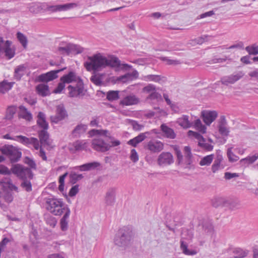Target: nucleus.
Returning <instances> with one entry per match:
<instances>
[{
  "mask_svg": "<svg viewBox=\"0 0 258 258\" xmlns=\"http://www.w3.org/2000/svg\"><path fill=\"white\" fill-rule=\"evenodd\" d=\"M84 67L88 71H99L101 69L109 67L117 70H127L131 66L126 63H121L118 57L110 55L105 57L99 53L88 57V60L84 62Z\"/></svg>",
  "mask_w": 258,
  "mask_h": 258,
  "instance_id": "f257e3e1",
  "label": "nucleus"
},
{
  "mask_svg": "<svg viewBox=\"0 0 258 258\" xmlns=\"http://www.w3.org/2000/svg\"><path fill=\"white\" fill-rule=\"evenodd\" d=\"M11 173L16 175L22 180L21 186L26 191L30 192L32 190L31 180L34 177V174L30 168L20 164L12 165Z\"/></svg>",
  "mask_w": 258,
  "mask_h": 258,
  "instance_id": "f03ea898",
  "label": "nucleus"
},
{
  "mask_svg": "<svg viewBox=\"0 0 258 258\" xmlns=\"http://www.w3.org/2000/svg\"><path fill=\"white\" fill-rule=\"evenodd\" d=\"M134 237L132 229L128 226H124L119 229L115 235L114 242L116 245L125 247L128 245Z\"/></svg>",
  "mask_w": 258,
  "mask_h": 258,
  "instance_id": "7ed1b4c3",
  "label": "nucleus"
},
{
  "mask_svg": "<svg viewBox=\"0 0 258 258\" xmlns=\"http://www.w3.org/2000/svg\"><path fill=\"white\" fill-rule=\"evenodd\" d=\"M47 209L51 213L56 216H60L66 212L69 208L62 201V199L55 198H48L46 199Z\"/></svg>",
  "mask_w": 258,
  "mask_h": 258,
  "instance_id": "20e7f679",
  "label": "nucleus"
},
{
  "mask_svg": "<svg viewBox=\"0 0 258 258\" xmlns=\"http://www.w3.org/2000/svg\"><path fill=\"white\" fill-rule=\"evenodd\" d=\"M1 152L3 154L8 156L11 163L18 162L22 157L20 149L13 145L4 146L2 148Z\"/></svg>",
  "mask_w": 258,
  "mask_h": 258,
  "instance_id": "39448f33",
  "label": "nucleus"
},
{
  "mask_svg": "<svg viewBox=\"0 0 258 258\" xmlns=\"http://www.w3.org/2000/svg\"><path fill=\"white\" fill-rule=\"evenodd\" d=\"M67 88L70 97H81L85 95L84 83L81 79H79L75 84L69 85Z\"/></svg>",
  "mask_w": 258,
  "mask_h": 258,
  "instance_id": "423d86ee",
  "label": "nucleus"
},
{
  "mask_svg": "<svg viewBox=\"0 0 258 258\" xmlns=\"http://www.w3.org/2000/svg\"><path fill=\"white\" fill-rule=\"evenodd\" d=\"M244 75L245 74L243 71H239L235 74L223 77L221 79V82L226 86H228L229 84H233L241 79Z\"/></svg>",
  "mask_w": 258,
  "mask_h": 258,
  "instance_id": "0eeeda50",
  "label": "nucleus"
},
{
  "mask_svg": "<svg viewBox=\"0 0 258 258\" xmlns=\"http://www.w3.org/2000/svg\"><path fill=\"white\" fill-rule=\"evenodd\" d=\"M92 147L95 150L101 152H105L110 149L109 144L106 143L100 137L94 139L92 140Z\"/></svg>",
  "mask_w": 258,
  "mask_h": 258,
  "instance_id": "6e6552de",
  "label": "nucleus"
},
{
  "mask_svg": "<svg viewBox=\"0 0 258 258\" xmlns=\"http://www.w3.org/2000/svg\"><path fill=\"white\" fill-rule=\"evenodd\" d=\"M67 116V112L64 105L63 104H59L56 106L55 115L50 117V120L52 122L57 123Z\"/></svg>",
  "mask_w": 258,
  "mask_h": 258,
  "instance_id": "1a4fd4ad",
  "label": "nucleus"
},
{
  "mask_svg": "<svg viewBox=\"0 0 258 258\" xmlns=\"http://www.w3.org/2000/svg\"><path fill=\"white\" fill-rule=\"evenodd\" d=\"M116 190L117 188L115 187L107 189L104 196V202L106 206H112L114 204L116 201Z\"/></svg>",
  "mask_w": 258,
  "mask_h": 258,
  "instance_id": "9d476101",
  "label": "nucleus"
},
{
  "mask_svg": "<svg viewBox=\"0 0 258 258\" xmlns=\"http://www.w3.org/2000/svg\"><path fill=\"white\" fill-rule=\"evenodd\" d=\"M213 206L215 207H218L221 206H228L231 210L238 209L240 207V203L238 201H231L230 202L223 201L221 198L216 199L215 202H213Z\"/></svg>",
  "mask_w": 258,
  "mask_h": 258,
  "instance_id": "9b49d317",
  "label": "nucleus"
},
{
  "mask_svg": "<svg viewBox=\"0 0 258 258\" xmlns=\"http://www.w3.org/2000/svg\"><path fill=\"white\" fill-rule=\"evenodd\" d=\"M77 6L78 5L76 3H67L63 5L50 6L47 7V9L48 11L52 12H55L57 11H66L76 8Z\"/></svg>",
  "mask_w": 258,
  "mask_h": 258,
  "instance_id": "f8f14e48",
  "label": "nucleus"
},
{
  "mask_svg": "<svg viewBox=\"0 0 258 258\" xmlns=\"http://www.w3.org/2000/svg\"><path fill=\"white\" fill-rule=\"evenodd\" d=\"M218 113L216 111L203 110L201 112L203 121L207 125H210L216 119Z\"/></svg>",
  "mask_w": 258,
  "mask_h": 258,
  "instance_id": "ddd939ff",
  "label": "nucleus"
},
{
  "mask_svg": "<svg viewBox=\"0 0 258 258\" xmlns=\"http://www.w3.org/2000/svg\"><path fill=\"white\" fill-rule=\"evenodd\" d=\"M173 161V156L169 152H162L158 158V163L160 166L170 165Z\"/></svg>",
  "mask_w": 258,
  "mask_h": 258,
  "instance_id": "4468645a",
  "label": "nucleus"
},
{
  "mask_svg": "<svg viewBox=\"0 0 258 258\" xmlns=\"http://www.w3.org/2000/svg\"><path fill=\"white\" fill-rule=\"evenodd\" d=\"M164 148V144L160 141H149L146 148L153 153H158L161 151Z\"/></svg>",
  "mask_w": 258,
  "mask_h": 258,
  "instance_id": "2eb2a0df",
  "label": "nucleus"
},
{
  "mask_svg": "<svg viewBox=\"0 0 258 258\" xmlns=\"http://www.w3.org/2000/svg\"><path fill=\"white\" fill-rule=\"evenodd\" d=\"M38 136L40 144L43 146H49L51 141L49 139V135L47 130H41L38 132Z\"/></svg>",
  "mask_w": 258,
  "mask_h": 258,
  "instance_id": "dca6fc26",
  "label": "nucleus"
},
{
  "mask_svg": "<svg viewBox=\"0 0 258 258\" xmlns=\"http://www.w3.org/2000/svg\"><path fill=\"white\" fill-rule=\"evenodd\" d=\"M81 79L79 77L76 76L75 73L73 72H70L67 75H64L60 78L61 82H63L64 83H70L73 82L77 83Z\"/></svg>",
  "mask_w": 258,
  "mask_h": 258,
  "instance_id": "f3484780",
  "label": "nucleus"
},
{
  "mask_svg": "<svg viewBox=\"0 0 258 258\" xmlns=\"http://www.w3.org/2000/svg\"><path fill=\"white\" fill-rule=\"evenodd\" d=\"M12 42L10 40H7L4 44V52L6 57L10 59L13 58L15 54L14 49L11 48Z\"/></svg>",
  "mask_w": 258,
  "mask_h": 258,
  "instance_id": "a211bd4d",
  "label": "nucleus"
},
{
  "mask_svg": "<svg viewBox=\"0 0 258 258\" xmlns=\"http://www.w3.org/2000/svg\"><path fill=\"white\" fill-rule=\"evenodd\" d=\"M37 123L42 130H47L48 128V123L46 120L45 114L42 112H39L37 115Z\"/></svg>",
  "mask_w": 258,
  "mask_h": 258,
  "instance_id": "6ab92c4d",
  "label": "nucleus"
},
{
  "mask_svg": "<svg viewBox=\"0 0 258 258\" xmlns=\"http://www.w3.org/2000/svg\"><path fill=\"white\" fill-rule=\"evenodd\" d=\"M70 213V209L67 208L64 215L60 220V229L63 231H65L68 229L69 218Z\"/></svg>",
  "mask_w": 258,
  "mask_h": 258,
  "instance_id": "aec40b11",
  "label": "nucleus"
},
{
  "mask_svg": "<svg viewBox=\"0 0 258 258\" xmlns=\"http://www.w3.org/2000/svg\"><path fill=\"white\" fill-rule=\"evenodd\" d=\"M139 102V99L135 95H129L120 100V104L125 106L137 104Z\"/></svg>",
  "mask_w": 258,
  "mask_h": 258,
  "instance_id": "412c9836",
  "label": "nucleus"
},
{
  "mask_svg": "<svg viewBox=\"0 0 258 258\" xmlns=\"http://www.w3.org/2000/svg\"><path fill=\"white\" fill-rule=\"evenodd\" d=\"M36 91L37 94L42 97L48 96L50 94L49 87L44 84H40L36 87Z\"/></svg>",
  "mask_w": 258,
  "mask_h": 258,
  "instance_id": "4be33fe9",
  "label": "nucleus"
},
{
  "mask_svg": "<svg viewBox=\"0 0 258 258\" xmlns=\"http://www.w3.org/2000/svg\"><path fill=\"white\" fill-rule=\"evenodd\" d=\"M100 164L97 162H93L90 163H87L83 164L79 166H76L75 167V169H79L80 171H89L92 169H94L97 167L99 166Z\"/></svg>",
  "mask_w": 258,
  "mask_h": 258,
  "instance_id": "5701e85b",
  "label": "nucleus"
},
{
  "mask_svg": "<svg viewBox=\"0 0 258 258\" xmlns=\"http://www.w3.org/2000/svg\"><path fill=\"white\" fill-rule=\"evenodd\" d=\"M160 127L165 137L171 139L175 138L176 134L173 129L169 127L165 124H162Z\"/></svg>",
  "mask_w": 258,
  "mask_h": 258,
  "instance_id": "b1692460",
  "label": "nucleus"
},
{
  "mask_svg": "<svg viewBox=\"0 0 258 258\" xmlns=\"http://www.w3.org/2000/svg\"><path fill=\"white\" fill-rule=\"evenodd\" d=\"M14 82H9L4 80L0 82V93L5 94L12 89Z\"/></svg>",
  "mask_w": 258,
  "mask_h": 258,
  "instance_id": "393cba45",
  "label": "nucleus"
},
{
  "mask_svg": "<svg viewBox=\"0 0 258 258\" xmlns=\"http://www.w3.org/2000/svg\"><path fill=\"white\" fill-rule=\"evenodd\" d=\"M16 138L18 139L17 141L27 146L29 145H33L36 139V138L31 137L29 138L22 135L17 136Z\"/></svg>",
  "mask_w": 258,
  "mask_h": 258,
  "instance_id": "a878e982",
  "label": "nucleus"
},
{
  "mask_svg": "<svg viewBox=\"0 0 258 258\" xmlns=\"http://www.w3.org/2000/svg\"><path fill=\"white\" fill-rule=\"evenodd\" d=\"M26 67L24 64L18 66L15 70L14 78L17 80H20L22 76L25 74Z\"/></svg>",
  "mask_w": 258,
  "mask_h": 258,
  "instance_id": "bb28decb",
  "label": "nucleus"
},
{
  "mask_svg": "<svg viewBox=\"0 0 258 258\" xmlns=\"http://www.w3.org/2000/svg\"><path fill=\"white\" fill-rule=\"evenodd\" d=\"M258 159V153H255L252 156H248L240 160L239 163L242 166H246L252 164Z\"/></svg>",
  "mask_w": 258,
  "mask_h": 258,
  "instance_id": "cd10ccee",
  "label": "nucleus"
},
{
  "mask_svg": "<svg viewBox=\"0 0 258 258\" xmlns=\"http://www.w3.org/2000/svg\"><path fill=\"white\" fill-rule=\"evenodd\" d=\"M178 123L179 125L184 128H189L192 125V122L188 120V116L183 115L181 117L178 118Z\"/></svg>",
  "mask_w": 258,
  "mask_h": 258,
  "instance_id": "c85d7f7f",
  "label": "nucleus"
},
{
  "mask_svg": "<svg viewBox=\"0 0 258 258\" xmlns=\"http://www.w3.org/2000/svg\"><path fill=\"white\" fill-rule=\"evenodd\" d=\"M223 160V157L221 155L217 156V158L214 160V163L212 166V170L213 172L215 173L218 170L223 169V166L221 164Z\"/></svg>",
  "mask_w": 258,
  "mask_h": 258,
  "instance_id": "c756f323",
  "label": "nucleus"
},
{
  "mask_svg": "<svg viewBox=\"0 0 258 258\" xmlns=\"http://www.w3.org/2000/svg\"><path fill=\"white\" fill-rule=\"evenodd\" d=\"M19 109L21 111L20 116L28 121H30L32 119L31 113L27 110V109L24 106H19Z\"/></svg>",
  "mask_w": 258,
  "mask_h": 258,
  "instance_id": "7c9ffc66",
  "label": "nucleus"
},
{
  "mask_svg": "<svg viewBox=\"0 0 258 258\" xmlns=\"http://www.w3.org/2000/svg\"><path fill=\"white\" fill-rule=\"evenodd\" d=\"M192 122V125L194 128L202 134H205L206 132V127L203 125L200 119H197Z\"/></svg>",
  "mask_w": 258,
  "mask_h": 258,
  "instance_id": "2f4dec72",
  "label": "nucleus"
},
{
  "mask_svg": "<svg viewBox=\"0 0 258 258\" xmlns=\"http://www.w3.org/2000/svg\"><path fill=\"white\" fill-rule=\"evenodd\" d=\"M147 80L161 83L166 81V78L163 76L156 75H148L145 77Z\"/></svg>",
  "mask_w": 258,
  "mask_h": 258,
  "instance_id": "473e14b6",
  "label": "nucleus"
},
{
  "mask_svg": "<svg viewBox=\"0 0 258 258\" xmlns=\"http://www.w3.org/2000/svg\"><path fill=\"white\" fill-rule=\"evenodd\" d=\"M248 250H244L241 248H236L233 250L234 254V258H244L248 253Z\"/></svg>",
  "mask_w": 258,
  "mask_h": 258,
  "instance_id": "72a5a7b5",
  "label": "nucleus"
},
{
  "mask_svg": "<svg viewBox=\"0 0 258 258\" xmlns=\"http://www.w3.org/2000/svg\"><path fill=\"white\" fill-rule=\"evenodd\" d=\"M66 68H64L59 70L51 71L45 73V76L47 77V81L49 82L56 79L58 77L57 74L63 71Z\"/></svg>",
  "mask_w": 258,
  "mask_h": 258,
  "instance_id": "f704fd0d",
  "label": "nucleus"
},
{
  "mask_svg": "<svg viewBox=\"0 0 258 258\" xmlns=\"http://www.w3.org/2000/svg\"><path fill=\"white\" fill-rule=\"evenodd\" d=\"M86 126L84 124H80L77 125L72 131V134L75 136H79L85 132Z\"/></svg>",
  "mask_w": 258,
  "mask_h": 258,
  "instance_id": "c9c22d12",
  "label": "nucleus"
},
{
  "mask_svg": "<svg viewBox=\"0 0 258 258\" xmlns=\"http://www.w3.org/2000/svg\"><path fill=\"white\" fill-rule=\"evenodd\" d=\"M69 178L70 182L74 184L79 180L82 179L83 178V176L81 174H77L74 171H71L69 175Z\"/></svg>",
  "mask_w": 258,
  "mask_h": 258,
  "instance_id": "e433bc0d",
  "label": "nucleus"
},
{
  "mask_svg": "<svg viewBox=\"0 0 258 258\" xmlns=\"http://www.w3.org/2000/svg\"><path fill=\"white\" fill-rule=\"evenodd\" d=\"M138 72L135 70L131 74H126L123 76L119 77V80L122 81L123 82H125L127 81L131 80L132 77L137 78L138 77Z\"/></svg>",
  "mask_w": 258,
  "mask_h": 258,
  "instance_id": "4c0bfd02",
  "label": "nucleus"
},
{
  "mask_svg": "<svg viewBox=\"0 0 258 258\" xmlns=\"http://www.w3.org/2000/svg\"><path fill=\"white\" fill-rule=\"evenodd\" d=\"M70 52L73 54H79L82 53L84 49L81 46L72 43H69Z\"/></svg>",
  "mask_w": 258,
  "mask_h": 258,
  "instance_id": "58836bf2",
  "label": "nucleus"
},
{
  "mask_svg": "<svg viewBox=\"0 0 258 258\" xmlns=\"http://www.w3.org/2000/svg\"><path fill=\"white\" fill-rule=\"evenodd\" d=\"M106 98L108 101H113L119 98V91H109L107 92Z\"/></svg>",
  "mask_w": 258,
  "mask_h": 258,
  "instance_id": "ea45409f",
  "label": "nucleus"
},
{
  "mask_svg": "<svg viewBox=\"0 0 258 258\" xmlns=\"http://www.w3.org/2000/svg\"><path fill=\"white\" fill-rule=\"evenodd\" d=\"M180 248L183 253L186 255H193L197 253L196 250L188 249L187 245L183 241H181Z\"/></svg>",
  "mask_w": 258,
  "mask_h": 258,
  "instance_id": "a19ab883",
  "label": "nucleus"
},
{
  "mask_svg": "<svg viewBox=\"0 0 258 258\" xmlns=\"http://www.w3.org/2000/svg\"><path fill=\"white\" fill-rule=\"evenodd\" d=\"M214 158V155L213 154L207 155L203 158L200 162V165L201 166H208L212 163Z\"/></svg>",
  "mask_w": 258,
  "mask_h": 258,
  "instance_id": "79ce46f5",
  "label": "nucleus"
},
{
  "mask_svg": "<svg viewBox=\"0 0 258 258\" xmlns=\"http://www.w3.org/2000/svg\"><path fill=\"white\" fill-rule=\"evenodd\" d=\"M5 158L3 156H0V163L5 161ZM0 174L3 175H10L11 171L9 169V168L3 165H0Z\"/></svg>",
  "mask_w": 258,
  "mask_h": 258,
  "instance_id": "37998d69",
  "label": "nucleus"
},
{
  "mask_svg": "<svg viewBox=\"0 0 258 258\" xmlns=\"http://www.w3.org/2000/svg\"><path fill=\"white\" fill-rule=\"evenodd\" d=\"M74 146L77 151L85 150L87 148L86 143L84 141H77L74 144Z\"/></svg>",
  "mask_w": 258,
  "mask_h": 258,
  "instance_id": "c03bdc74",
  "label": "nucleus"
},
{
  "mask_svg": "<svg viewBox=\"0 0 258 258\" xmlns=\"http://www.w3.org/2000/svg\"><path fill=\"white\" fill-rule=\"evenodd\" d=\"M17 37L19 42L21 43L22 45L24 48H26L27 46L28 40L27 37L20 32L17 33Z\"/></svg>",
  "mask_w": 258,
  "mask_h": 258,
  "instance_id": "a18cd8bd",
  "label": "nucleus"
},
{
  "mask_svg": "<svg viewBox=\"0 0 258 258\" xmlns=\"http://www.w3.org/2000/svg\"><path fill=\"white\" fill-rule=\"evenodd\" d=\"M245 50L250 55H256L258 54V45L253 44L247 46L245 47Z\"/></svg>",
  "mask_w": 258,
  "mask_h": 258,
  "instance_id": "49530a36",
  "label": "nucleus"
},
{
  "mask_svg": "<svg viewBox=\"0 0 258 258\" xmlns=\"http://www.w3.org/2000/svg\"><path fill=\"white\" fill-rule=\"evenodd\" d=\"M202 228L204 232L207 234H212L214 228L212 224L209 222H205L202 225Z\"/></svg>",
  "mask_w": 258,
  "mask_h": 258,
  "instance_id": "de8ad7c7",
  "label": "nucleus"
},
{
  "mask_svg": "<svg viewBox=\"0 0 258 258\" xmlns=\"http://www.w3.org/2000/svg\"><path fill=\"white\" fill-rule=\"evenodd\" d=\"M23 162L25 164L29 166L31 169H36L37 165L33 159L26 156L24 158Z\"/></svg>",
  "mask_w": 258,
  "mask_h": 258,
  "instance_id": "09e8293b",
  "label": "nucleus"
},
{
  "mask_svg": "<svg viewBox=\"0 0 258 258\" xmlns=\"http://www.w3.org/2000/svg\"><path fill=\"white\" fill-rule=\"evenodd\" d=\"M232 148H229L227 149V155L228 158V160L231 162H234L237 161L239 159V157L235 155L232 151Z\"/></svg>",
  "mask_w": 258,
  "mask_h": 258,
  "instance_id": "8fccbe9b",
  "label": "nucleus"
},
{
  "mask_svg": "<svg viewBox=\"0 0 258 258\" xmlns=\"http://www.w3.org/2000/svg\"><path fill=\"white\" fill-rule=\"evenodd\" d=\"M46 223L52 227H54L56 224V219L51 215H46L45 217Z\"/></svg>",
  "mask_w": 258,
  "mask_h": 258,
  "instance_id": "3c124183",
  "label": "nucleus"
},
{
  "mask_svg": "<svg viewBox=\"0 0 258 258\" xmlns=\"http://www.w3.org/2000/svg\"><path fill=\"white\" fill-rule=\"evenodd\" d=\"M57 50L61 54H66L67 55L70 54L69 43H67L64 46L58 47Z\"/></svg>",
  "mask_w": 258,
  "mask_h": 258,
  "instance_id": "603ef678",
  "label": "nucleus"
},
{
  "mask_svg": "<svg viewBox=\"0 0 258 258\" xmlns=\"http://www.w3.org/2000/svg\"><path fill=\"white\" fill-rule=\"evenodd\" d=\"M184 151L185 158L187 160V162L189 164L190 162V159L192 157L190 148L189 146H185L184 148Z\"/></svg>",
  "mask_w": 258,
  "mask_h": 258,
  "instance_id": "864d4df0",
  "label": "nucleus"
},
{
  "mask_svg": "<svg viewBox=\"0 0 258 258\" xmlns=\"http://www.w3.org/2000/svg\"><path fill=\"white\" fill-rule=\"evenodd\" d=\"M218 131L222 136L227 137L229 134V130L226 125H218Z\"/></svg>",
  "mask_w": 258,
  "mask_h": 258,
  "instance_id": "5fc2aeb1",
  "label": "nucleus"
},
{
  "mask_svg": "<svg viewBox=\"0 0 258 258\" xmlns=\"http://www.w3.org/2000/svg\"><path fill=\"white\" fill-rule=\"evenodd\" d=\"M173 149L175 151V154L176 155L177 161L178 164H180L183 160V156L182 154L179 149V148L178 146L175 145L173 147Z\"/></svg>",
  "mask_w": 258,
  "mask_h": 258,
  "instance_id": "6e6d98bb",
  "label": "nucleus"
},
{
  "mask_svg": "<svg viewBox=\"0 0 258 258\" xmlns=\"http://www.w3.org/2000/svg\"><path fill=\"white\" fill-rule=\"evenodd\" d=\"M130 124L133 130L135 131H140L144 127L143 125L139 124L138 121L136 120H131Z\"/></svg>",
  "mask_w": 258,
  "mask_h": 258,
  "instance_id": "4d7b16f0",
  "label": "nucleus"
},
{
  "mask_svg": "<svg viewBox=\"0 0 258 258\" xmlns=\"http://www.w3.org/2000/svg\"><path fill=\"white\" fill-rule=\"evenodd\" d=\"M199 146L208 151H211L213 149V146L209 143H205V141L199 142Z\"/></svg>",
  "mask_w": 258,
  "mask_h": 258,
  "instance_id": "13d9d810",
  "label": "nucleus"
},
{
  "mask_svg": "<svg viewBox=\"0 0 258 258\" xmlns=\"http://www.w3.org/2000/svg\"><path fill=\"white\" fill-rule=\"evenodd\" d=\"M188 134L189 136H192L196 139L199 140V142H202V141L205 142V139L203 137V136H202L200 134H199L197 132H194L192 131H189L188 132Z\"/></svg>",
  "mask_w": 258,
  "mask_h": 258,
  "instance_id": "bf43d9fd",
  "label": "nucleus"
},
{
  "mask_svg": "<svg viewBox=\"0 0 258 258\" xmlns=\"http://www.w3.org/2000/svg\"><path fill=\"white\" fill-rule=\"evenodd\" d=\"M90 80L96 85L100 86L102 84L101 78L96 75L92 76L90 78Z\"/></svg>",
  "mask_w": 258,
  "mask_h": 258,
  "instance_id": "052dcab7",
  "label": "nucleus"
},
{
  "mask_svg": "<svg viewBox=\"0 0 258 258\" xmlns=\"http://www.w3.org/2000/svg\"><path fill=\"white\" fill-rule=\"evenodd\" d=\"M130 159L134 163L137 162L139 160L138 154L136 150L134 149L131 150Z\"/></svg>",
  "mask_w": 258,
  "mask_h": 258,
  "instance_id": "680f3d73",
  "label": "nucleus"
},
{
  "mask_svg": "<svg viewBox=\"0 0 258 258\" xmlns=\"http://www.w3.org/2000/svg\"><path fill=\"white\" fill-rule=\"evenodd\" d=\"M160 59L163 61H167V63L168 64L171 65V64H178L180 63V62L179 60H173V59H169L167 57H161Z\"/></svg>",
  "mask_w": 258,
  "mask_h": 258,
  "instance_id": "e2e57ef3",
  "label": "nucleus"
},
{
  "mask_svg": "<svg viewBox=\"0 0 258 258\" xmlns=\"http://www.w3.org/2000/svg\"><path fill=\"white\" fill-rule=\"evenodd\" d=\"M65 83L63 82H60L58 84L57 87L53 91V93L55 94L60 93L62 90L65 87Z\"/></svg>",
  "mask_w": 258,
  "mask_h": 258,
  "instance_id": "0e129e2a",
  "label": "nucleus"
},
{
  "mask_svg": "<svg viewBox=\"0 0 258 258\" xmlns=\"http://www.w3.org/2000/svg\"><path fill=\"white\" fill-rule=\"evenodd\" d=\"M91 132L93 133V135H103L105 137H107V134L108 133L107 130H98L93 129L91 131Z\"/></svg>",
  "mask_w": 258,
  "mask_h": 258,
  "instance_id": "69168bd1",
  "label": "nucleus"
},
{
  "mask_svg": "<svg viewBox=\"0 0 258 258\" xmlns=\"http://www.w3.org/2000/svg\"><path fill=\"white\" fill-rule=\"evenodd\" d=\"M150 134L151 132H146L140 134L138 136L136 137V138H137V139L140 143L147 138V135H149Z\"/></svg>",
  "mask_w": 258,
  "mask_h": 258,
  "instance_id": "338daca9",
  "label": "nucleus"
},
{
  "mask_svg": "<svg viewBox=\"0 0 258 258\" xmlns=\"http://www.w3.org/2000/svg\"><path fill=\"white\" fill-rule=\"evenodd\" d=\"M79 191V185H75L73 186L70 190L69 195L70 197H74L77 195Z\"/></svg>",
  "mask_w": 258,
  "mask_h": 258,
  "instance_id": "774afa93",
  "label": "nucleus"
}]
</instances>
